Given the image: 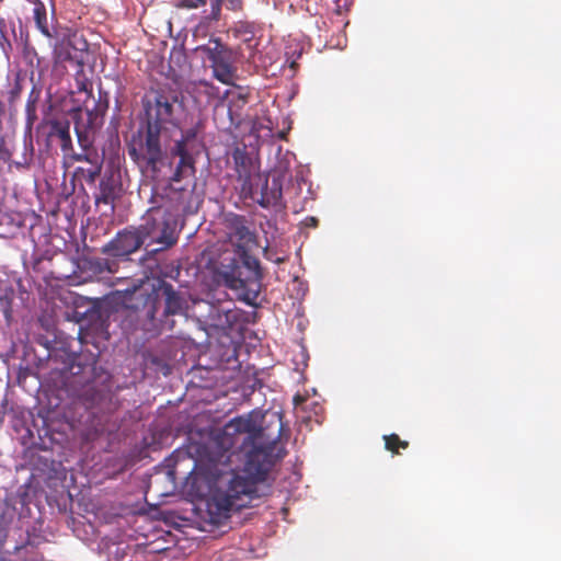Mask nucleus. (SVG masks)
I'll return each mask as SVG.
<instances>
[{"instance_id":"nucleus-1","label":"nucleus","mask_w":561,"mask_h":561,"mask_svg":"<svg viewBox=\"0 0 561 561\" xmlns=\"http://www.w3.org/2000/svg\"><path fill=\"white\" fill-rule=\"evenodd\" d=\"M259 419V414L249 413L232 419L225 426L226 436L245 435L241 446L247 450L243 467L232 470L228 479L220 476L219 485L211 493L209 506L219 514L245 507L256 493L257 484L266 480L275 462L285 455L279 446L282 417L276 416L266 427L261 426Z\"/></svg>"},{"instance_id":"nucleus-2","label":"nucleus","mask_w":561,"mask_h":561,"mask_svg":"<svg viewBox=\"0 0 561 561\" xmlns=\"http://www.w3.org/2000/svg\"><path fill=\"white\" fill-rule=\"evenodd\" d=\"M146 108L147 121L140 136L139 150L131 147L128 149V153L134 161H142L151 171L156 172L164 157L161 138L169 139L172 136V130L180 129L185 106L176 90L160 88L154 91L153 101L148 103Z\"/></svg>"},{"instance_id":"nucleus-3","label":"nucleus","mask_w":561,"mask_h":561,"mask_svg":"<svg viewBox=\"0 0 561 561\" xmlns=\"http://www.w3.org/2000/svg\"><path fill=\"white\" fill-rule=\"evenodd\" d=\"M138 298L141 306H133L136 328L148 337H157L164 331H172L175 325L173 317L184 314L187 310L184 294L164 280L149 293L139 291Z\"/></svg>"},{"instance_id":"nucleus-4","label":"nucleus","mask_w":561,"mask_h":561,"mask_svg":"<svg viewBox=\"0 0 561 561\" xmlns=\"http://www.w3.org/2000/svg\"><path fill=\"white\" fill-rule=\"evenodd\" d=\"M191 193L184 188L167 185L161 191H154L147 210L145 222L138 228L145 240L162 244L161 249L171 248L176 243V217L190 199Z\"/></svg>"},{"instance_id":"nucleus-5","label":"nucleus","mask_w":561,"mask_h":561,"mask_svg":"<svg viewBox=\"0 0 561 561\" xmlns=\"http://www.w3.org/2000/svg\"><path fill=\"white\" fill-rule=\"evenodd\" d=\"M237 252L240 261L233 257L227 264L221 263L217 275L226 287L241 290L242 300L254 306L263 277L260 262L241 244H237Z\"/></svg>"},{"instance_id":"nucleus-6","label":"nucleus","mask_w":561,"mask_h":561,"mask_svg":"<svg viewBox=\"0 0 561 561\" xmlns=\"http://www.w3.org/2000/svg\"><path fill=\"white\" fill-rule=\"evenodd\" d=\"M108 108V100L107 93H104V100H102V94H100V100L94 104L92 110L87 108L85 111L78 110L75 113L76 122H75V131L78 138V142L80 147L88 151L93 144V134L96 129L101 128L103 125V116ZM71 158L75 161H87L92 163L98 156L90 154L88 152L83 153H73Z\"/></svg>"},{"instance_id":"nucleus-7","label":"nucleus","mask_w":561,"mask_h":561,"mask_svg":"<svg viewBox=\"0 0 561 561\" xmlns=\"http://www.w3.org/2000/svg\"><path fill=\"white\" fill-rule=\"evenodd\" d=\"M179 130H181V138L175 140L174 145L170 149L172 157H179V162L173 175L171 176L172 182H180L195 173V160L192 156V151L198 146L197 126H193L184 130L180 128Z\"/></svg>"},{"instance_id":"nucleus-8","label":"nucleus","mask_w":561,"mask_h":561,"mask_svg":"<svg viewBox=\"0 0 561 561\" xmlns=\"http://www.w3.org/2000/svg\"><path fill=\"white\" fill-rule=\"evenodd\" d=\"M203 51L214 72V77L224 84H231L234 78L233 54L220 39H209L208 44L197 47Z\"/></svg>"},{"instance_id":"nucleus-9","label":"nucleus","mask_w":561,"mask_h":561,"mask_svg":"<svg viewBox=\"0 0 561 561\" xmlns=\"http://www.w3.org/2000/svg\"><path fill=\"white\" fill-rule=\"evenodd\" d=\"M232 158L236 164L237 180L240 183L241 195L245 198H255L257 188L254 187V181H256V186H259L262 182V173L256 170L252 159L244 150L239 148L234 149Z\"/></svg>"},{"instance_id":"nucleus-10","label":"nucleus","mask_w":561,"mask_h":561,"mask_svg":"<svg viewBox=\"0 0 561 561\" xmlns=\"http://www.w3.org/2000/svg\"><path fill=\"white\" fill-rule=\"evenodd\" d=\"M145 242L139 229L124 230L102 248V252L114 257H126L136 252Z\"/></svg>"},{"instance_id":"nucleus-11","label":"nucleus","mask_w":561,"mask_h":561,"mask_svg":"<svg viewBox=\"0 0 561 561\" xmlns=\"http://www.w3.org/2000/svg\"><path fill=\"white\" fill-rule=\"evenodd\" d=\"M254 187L257 188V194L252 199L262 207L283 206V186L279 176H273L270 182L268 178L262 174V182L256 186V181H254Z\"/></svg>"},{"instance_id":"nucleus-12","label":"nucleus","mask_w":561,"mask_h":561,"mask_svg":"<svg viewBox=\"0 0 561 561\" xmlns=\"http://www.w3.org/2000/svg\"><path fill=\"white\" fill-rule=\"evenodd\" d=\"M123 192L121 175L118 172H106L100 181L99 193L95 195V204L113 205Z\"/></svg>"},{"instance_id":"nucleus-13","label":"nucleus","mask_w":561,"mask_h":561,"mask_svg":"<svg viewBox=\"0 0 561 561\" xmlns=\"http://www.w3.org/2000/svg\"><path fill=\"white\" fill-rule=\"evenodd\" d=\"M228 222L231 234L238 240L237 244H241L245 248L250 243L255 242V234L247 226V219L244 216L233 215Z\"/></svg>"},{"instance_id":"nucleus-14","label":"nucleus","mask_w":561,"mask_h":561,"mask_svg":"<svg viewBox=\"0 0 561 561\" xmlns=\"http://www.w3.org/2000/svg\"><path fill=\"white\" fill-rule=\"evenodd\" d=\"M49 125V137L59 139L61 151L65 154H69L70 151H73L72 139L70 136V123L66 119H54Z\"/></svg>"},{"instance_id":"nucleus-15","label":"nucleus","mask_w":561,"mask_h":561,"mask_svg":"<svg viewBox=\"0 0 561 561\" xmlns=\"http://www.w3.org/2000/svg\"><path fill=\"white\" fill-rule=\"evenodd\" d=\"M24 226V219L20 213L0 211V237H14Z\"/></svg>"},{"instance_id":"nucleus-16","label":"nucleus","mask_w":561,"mask_h":561,"mask_svg":"<svg viewBox=\"0 0 561 561\" xmlns=\"http://www.w3.org/2000/svg\"><path fill=\"white\" fill-rule=\"evenodd\" d=\"M34 5L33 14L36 27L47 38H53L54 34L50 32L47 23V11L43 1L41 0H26Z\"/></svg>"},{"instance_id":"nucleus-17","label":"nucleus","mask_w":561,"mask_h":561,"mask_svg":"<svg viewBox=\"0 0 561 561\" xmlns=\"http://www.w3.org/2000/svg\"><path fill=\"white\" fill-rule=\"evenodd\" d=\"M14 298V289L5 282L0 279V307L5 319H10L12 314V302Z\"/></svg>"},{"instance_id":"nucleus-18","label":"nucleus","mask_w":561,"mask_h":561,"mask_svg":"<svg viewBox=\"0 0 561 561\" xmlns=\"http://www.w3.org/2000/svg\"><path fill=\"white\" fill-rule=\"evenodd\" d=\"M100 173L101 163L98 162V159L92 161L91 167L88 169L81 167L76 169V175L82 178L88 184H94Z\"/></svg>"},{"instance_id":"nucleus-19","label":"nucleus","mask_w":561,"mask_h":561,"mask_svg":"<svg viewBox=\"0 0 561 561\" xmlns=\"http://www.w3.org/2000/svg\"><path fill=\"white\" fill-rule=\"evenodd\" d=\"M117 267L118 265L114 260L106 257H98L90 261V268L99 274H102L104 272L113 274L117 271Z\"/></svg>"},{"instance_id":"nucleus-20","label":"nucleus","mask_w":561,"mask_h":561,"mask_svg":"<svg viewBox=\"0 0 561 561\" xmlns=\"http://www.w3.org/2000/svg\"><path fill=\"white\" fill-rule=\"evenodd\" d=\"M209 318L214 321V325L217 328H230L234 321V319H231V312L230 311H224L220 309H214Z\"/></svg>"},{"instance_id":"nucleus-21","label":"nucleus","mask_w":561,"mask_h":561,"mask_svg":"<svg viewBox=\"0 0 561 561\" xmlns=\"http://www.w3.org/2000/svg\"><path fill=\"white\" fill-rule=\"evenodd\" d=\"M385 448L392 454H399V449H407L409 447V442L402 440L399 435L390 434L383 436Z\"/></svg>"},{"instance_id":"nucleus-22","label":"nucleus","mask_w":561,"mask_h":561,"mask_svg":"<svg viewBox=\"0 0 561 561\" xmlns=\"http://www.w3.org/2000/svg\"><path fill=\"white\" fill-rule=\"evenodd\" d=\"M76 89L85 93L88 99L93 98V83L82 72L76 76Z\"/></svg>"},{"instance_id":"nucleus-23","label":"nucleus","mask_w":561,"mask_h":561,"mask_svg":"<svg viewBox=\"0 0 561 561\" xmlns=\"http://www.w3.org/2000/svg\"><path fill=\"white\" fill-rule=\"evenodd\" d=\"M209 3L211 8L209 18L215 21L219 20L221 12V0H209Z\"/></svg>"},{"instance_id":"nucleus-24","label":"nucleus","mask_w":561,"mask_h":561,"mask_svg":"<svg viewBox=\"0 0 561 561\" xmlns=\"http://www.w3.org/2000/svg\"><path fill=\"white\" fill-rule=\"evenodd\" d=\"M25 110H26L27 118H28L30 123L32 124L33 121L36 118V114H35V111H36L35 100H31L30 99L27 101V103H26Z\"/></svg>"},{"instance_id":"nucleus-25","label":"nucleus","mask_w":561,"mask_h":561,"mask_svg":"<svg viewBox=\"0 0 561 561\" xmlns=\"http://www.w3.org/2000/svg\"><path fill=\"white\" fill-rule=\"evenodd\" d=\"M182 2L186 8L194 9L205 5L207 3V0H182Z\"/></svg>"},{"instance_id":"nucleus-26","label":"nucleus","mask_w":561,"mask_h":561,"mask_svg":"<svg viewBox=\"0 0 561 561\" xmlns=\"http://www.w3.org/2000/svg\"><path fill=\"white\" fill-rule=\"evenodd\" d=\"M304 401V398L300 394H297L294 397V403L295 405L300 404Z\"/></svg>"},{"instance_id":"nucleus-27","label":"nucleus","mask_w":561,"mask_h":561,"mask_svg":"<svg viewBox=\"0 0 561 561\" xmlns=\"http://www.w3.org/2000/svg\"><path fill=\"white\" fill-rule=\"evenodd\" d=\"M264 256L267 259V260H271L273 261V255L270 254V251L267 249L264 250Z\"/></svg>"},{"instance_id":"nucleus-28","label":"nucleus","mask_w":561,"mask_h":561,"mask_svg":"<svg viewBox=\"0 0 561 561\" xmlns=\"http://www.w3.org/2000/svg\"><path fill=\"white\" fill-rule=\"evenodd\" d=\"M309 220H310V225H311L312 227H316V226H317V222H318V219H317V218H314V217H310V218H309Z\"/></svg>"},{"instance_id":"nucleus-29","label":"nucleus","mask_w":561,"mask_h":561,"mask_svg":"<svg viewBox=\"0 0 561 561\" xmlns=\"http://www.w3.org/2000/svg\"><path fill=\"white\" fill-rule=\"evenodd\" d=\"M285 260L283 257H277V259H274L273 262H275L276 264H282Z\"/></svg>"},{"instance_id":"nucleus-30","label":"nucleus","mask_w":561,"mask_h":561,"mask_svg":"<svg viewBox=\"0 0 561 561\" xmlns=\"http://www.w3.org/2000/svg\"><path fill=\"white\" fill-rule=\"evenodd\" d=\"M98 400L95 398L92 399V404L96 403Z\"/></svg>"}]
</instances>
